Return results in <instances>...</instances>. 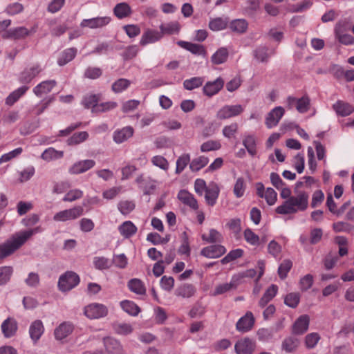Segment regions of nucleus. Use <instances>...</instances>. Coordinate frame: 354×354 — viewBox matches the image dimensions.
<instances>
[{
  "label": "nucleus",
  "instance_id": "12",
  "mask_svg": "<svg viewBox=\"0 0 354 354\" xmlns=\"http://www.w3.org/2000/svg\"><path fill=\"white\" fill-rule=\"evenodd\" d=\"M226 248L222 245H211L203 248L201 254L208 259H216L226 252Z\"/></svg>",
  "mask_w": 354,
  "mask_h": 354
},
{
  "label": "nucleus",
  "instance_id": "53",
  "mask_svg": "<svg viewBox=\"0 0 354 354\" xmlns=\"http://www.w3.org/2000/svg\"><path fill=\"white\" fill-rule=\"evenodd\" d=\"M243 254V250L242 249L238 248L235 250H231L225 257H223L221 262L222 264H227L234 260L240 258Z\"/></svg>",
  "mask_w": 354,
  "mask_h": 354
},
{
  "label": "nucleus",
  "instance_id": "23",
  "mask_svg": "<svg viewBox=\"0 0 354 354\" xmlns=\"http://www.w3.org/2000/svg\"><path fill=\"white\" fill-rule=\"evenodd\" d=\"M134 130L130 126L124 127L122 129L115 130L113 133V140L117 144H121L126 142L133 135Z\"/></svg>",
  "mask_w": 354,
  "mask_h": 354
},
{
  "label": "nucleus",
  "instance_id": "14",
  "mask_svg": "<svg viewBox=\"0 0 354 354\" xmlns=\"http://www.w3.org/2000/svg\"><path fill=\"white\" fill-rule=\"evenodd\" d=\"M35 32V30L34 28H32V30H28L26 28L23 26L17 27L8 30L2 35V37L4 39H21L28 36L31 32Z\"/></svg>",
  "mask_w": 354,
  "mask_h": 354
},
{
  "label": "nucleus",
  "instance_id": "26",
  "mask_svg": "<svg viewBox=\"0 0 354 354\" xmlns=\"http://www.w3.org/2000/svg\"><path fill=\"white\" fill-rule=\"evenodd\" d=\"M224 81L222 78L218 77L213 82H207L203 86V93L205 95L212 97L219 92L223 87Z\"/></svg>",
  "mask_w": 354,
  "mask_h": 354
},
{
  "label": "nucleus",
  "instance_id": "55",
  "mask_svg": "<svg viewBox=\"0 0 354 354\" xmlns=\"http://www.w3.org/2000/svg\"><path fill=\"white\" fill-rule=\"evenodd\" d=\"M118 104L113 101H109L106 102H102L100 104H97V106H95L93 109V113H103L114 109L117 107Z\"/></svg>",
  "mask_w": 354,
  "mask_h": 354
},
{
  "label": "nucleus",
  "instance_id": "38",
  "mask_svg": "<svg viewBox=\"0 0 354 354\" xmlns=\"http://www.w3.org/2000/svg\"><path fill=\"white\" fill-rule=\"evenodd\" d=\"M201 238L203 241L209 243H220L223 239L222 234L215 229H210L208 234H203Z\"/></svg>",
  "mask_w": 354,
  "mask_h": 354
},
{
  "label": "nucleus",
  "instance_id": "59",
  "mask_svg": "<svg viewBox=\"0 0 354 354\" xmlns=\"http://www.w3.org/2000/svg\"><path fill=\"white\" fill-rule=\"evenodd\" d=\"M118 208L121 214L127 215L134 209L135 204L133 201H122L118 203Z\"/></svg>",
  "mask_w": 354,
  "mask_h": 354
},
{
  "label": "nucleus",
  "instance_id": "3",
  "mask_svg": "<svg viewBox=\"0 0 354 354\" xmlns=\"http://www.w3.org/2000/svg\"><path fill=\"white\" fill-rule=\"evenodd\" d=\"M43 71L39 64H32L26 66L18 75L19 83L24 85L30 84Z\"/></svg>",
  "mask_w": 354,
  "mask_h": 354
},
{
  "label": "nucleus",
  "instance_id": "21",
  "mask_svg": "<svg viewBox=\"0 0 354 354\" xmlns=\"http://www.w3.org/2000/svg\"><path fill=\"white\" fill-rule=\"evenodd\" d=\"M162 37V32L154 29H147L142 34L140 44L146 46L149 44L155 43Z\"/></svg>",
  "mask_w": 354,
  "mask_h": 354
},
{
  "label": "nucleus",
  "instance_id": "56",
  "mask_svg": "<svg viewBox=\"0 0 354 354\" xmlns=\"http://www.w3.org/2000/svg\"><path fill=\"white\" fill-rule=\"evenodd\" d=\"M333 230L336 232H346L354 234V226L346 222H337L333 224Z\"/></svg>",
  "mask_w": 354,
  "mask_h": 354
},
{
  "label": "nucleus",
  "instance_id": "44",
  "mask_svg": "<svg viewBox=\"0 0 354 354\" xmlns=\"http://www.w3.org/2000/svg\"><path fill=\"white\" fill-rule=\"evenodd\" d=\"M130 84L129 80L120 78L113 83L111 88L115 93H120L127 89Z\"/></svg>",
  "mask_w": 354,
  "mask_h": 354
},
{
  "label": "nucleus",
  "instance_id": "20",
  "mask_svg": "<svg viewBox=\"0 0 354 354\" xmlns=\"http://www.w3.org/2000/svg\"><path fill=\"white\" fill-rule=\"evenodd\" d=\"M45 330L43 322L39 319L33 321L29 327V335L33 343H37Z\"/></svg>",
  "mask_w": 354,
  "mask_h": 354
},
{
  "label": "nucleus",
  "instance_id": "9",
  "mask_svg": "<svg viewBox=\"0 0 354 354\" xmlns=\"http://www.w3.org/2000/svg\"><path fill=\"white\" fill-rule=\"evenodd\" d=\"M111 21L109 16L96 17L91 19H84L80 23L82 28H88L90 29L102 28L107 26Z\"/></svg>",
  "mask_w": 354,
  "mask_h": 354
},
{
  "label": "nucleus",
  "instance_id": "62",
  "mask_svg": "<svg viewBox=\"0 0 354 354\" xmlns=\"http://www.w3.org/2000/svg\"><path fill=\"white\" fill-rule=\"evenodd\" d=\"M268 251L275 259H280L281 247L277 241L272 240L268 243Z\"/></svg>",
  "mask_w": 354,
  "mask_h": 354
},
{
  "label": "nucleus",
  "instance_id": "6",
  "mask_svg": "<svg viewBox=\"0 0 354 354\" xmlns=\"http://www.w3.org/2000/svg\"><path fill=\"white\" fill-rule=\"evenodd\" d=\"M84 313L90 319H100L107 315L108 308L102 304L92 303L84 307Z\"/></svg>",
  "mask_w": 354,
  "mask_h": 354
},
{
  "label": "nucleus",
  "instance_id": "7",
  "mask_svg": "<svg viewBox=\"0 0 354 354\" xmlns=\"http://www.w3.org/2000/svg\"><path fill=\"white\" fill-rule=\"evenodd\" d=\"M80 282L79 276L73 272H66L62 275L58 281V286L60 290L65 292L75 288Z\"/></svg>",
  "mask_w": 354,
  "mask_h": 354
},
{
  "label": "nucleus",
  "instance_id": "63",
  "mask_svg": "<svg viewBox=\"0 0 354 354\" xmlns=\"http://www.w3.org/2000/svg\"><path fill=\"white\" fill-rule=\"evenodd\" d=\"M300 299L299 293L291 292L288 294L284 299V303L289 307L295 308L297 306Z\"/></svg>",
  "mask_w": 354,
  "mask_h": 354
},
{
  "label": "nucleus",
  "instance_id": "13",
  "mask_svg": "<svg viewBox=\"0 0 354 354\" xmlns=\"http://www.w3.org/2000/svg\"><path fill=\"white\" fill-rule=\"evenodd\" d=\"M239 277L233 276L230 282L217 285L212 292V295L217 296L235 290L239 284Z\"/></svg>",
  "mask_w": 354,
  "mask_h": 354
},
{
  "label": "nucleus",
  "instance_id": "29",
  "mask_svg": "<svg viewBox=\"0 0 354 354\" xmlns=\"http://www.w3.org/2000/svg\"><path fill=\"white\" fill-rule=\"evenodd\" d=\"M106 351L111 354H122V346L115 339L108 337L104 339Z\"/></svg>",
  "mask_w": 354,
  "mask_h": 354
},
{
  "label": "nucleus",
  "instance_id": "17",
  "mask_svg": "<svg viewBox=\"0 0 354 354\" xmlns=\"http://www.w3.org/2000/svg\"><path fill=\"white\" fill-rule=\"evenodd\" d=\"M95 165L93 160L87 159L80 160L74 163L68 169L71 174H80L92 169Z\"/></svg>",
  "mask_w": 354,
  "mask_h": 354
},
{
  "label": "nucleus",
  "instance_id": "31",
  "mask_svg": "<svg viewBox=\"0 0 354 354\" xmlns=\"http://www.w3.org/2000/svg\"><path fill=\"white\" fill-rule=\"evenodd\" d=\"M77 50L75 48H69L64 50L59 55L57 59L59 66H64L72 61L76 56Z\"/></svg>",
  "mask_w": 354,
  "mask_h": 354
},
{
  "label": "nucleus",
  "instance_id": "16",
  "mask_svg": "<svg viewBox=\"0 0 354 354\" xmlns=\"http://www.w3.org/2000/svg\"><path fill=\"white\" fill-rule=\"evenodd\" d=\"M178 199L192 210H198V204L194 196L185 189L180 190L177 195Z\"/></svg>",
  "mask_w": 354,
  "mask_h": 354
},
{
  "label": "nucleus",
  "instance_id": "8",
  "mask_svg": "<svg viewBox=\"0 0 354 354\" xmlns=\"http://www.w3.org/2000/svg\"><path fill=\"white\" fill-rule=\"evenodd\" d=\"M243 111L244 107L241 104L225 105L217 111L216 118L219 120H226L239 115Z\"/></svg>",
  "mask_w": 354,
  "mask_h": 354
},
{
  "label": "nucleus",
  "instance_id": "64",
  "mask_svg": "<svg viewBox=\"0 0 354 354\" xmlns=\"http://www.w3.org/2000/svg\"><path fill=\"white\" fill-rule=\"evenodd\" d=\"M244 239L250 245H257L259 243V237L250 228L244 231Z\"/></svg>",
  "mask_w": 354,
  "mask_h": 354
},
{
  "label": "nucleus",
  "instance_id": "57",
  "mask_svg": "<svg viewBox=\"0 0 354 354\" xmlns=\"http://www.w3.org/2000/svg\"><path fill=\"white\" fill-rule=\"evenodd\" d=\"M178 44L183 48L190 51L194 54H200L203 51V47L201 45L192 44L187 41H179Z\"/></svg>",
  "mask_w": 354,
  "mask_h": 354
},
{
  "label": "nucleus",
  "instance_id": "34",
  "mask_svg": "<svg viewBox=\"0 0 354 354\" xmlns=\"http://www.w3.org/2000/svg\"><path fill=\"white\" fill-rule=\"evenodd\" d=\"M64 156L62 151H57L53 147H49L44 151L41 155V158L46 162L58 160Z\"/></svg>",
  "mask_w": 354,
  "mask_h": 354
},
{
  "label": "nucleus",
  "instance_id": "61",
  "mask_svg": "<svg viewBox=\"0 0 354 354\" xmlns=\"http://www.w3.org/2000/svg\"><path fill=\"white\" fill-rule=\"evenodd\" d=\"M12 271L10 266L0 268V286L6 284L10 280Z\"/></svg>",
  "mask_w": 354,
  "mask_h": 354
},
{
  "label": "nucleus",
  "instance_id": "2",
  "mask_svg": "<svg viewBox=\"0 0 354 354\" xmlns=\"http://www.w3.org/2000/svg\"><path fill=\"white\" fill-rule=\"evenodd\" d=\"M309 195L304 191H295V194L279 205L275 211L279 214H291L305 211L308 207Z\"/></svg>",
  "mask_w": 354,
  "mask_h": 354
},
{
  "label": "nucleus",
  "instance_id": "58",
  "mask_svg": "<svg viewBox=\"0 0 354 354\" xmlns=\"http://www.w3.org/2000/svg\"><path fill=\"white\" fill-rule=\"evenodd\" d=\"M221 147V144L217 140H208L201 145L202 152H208L211 151L218 150Z\"/></svg>",
  "mask_w": 354,
  "mask_h": 354
},
{
  "label": "nucleus",
  "instance_id": "35",
  "mask_svg": "<svg viewBox=\"0 0 354 354\" xmlns=\"http://www.w3.org/2000/svg\"><path fill=\"white\" fill-rule=\"evenodd\" d=\"M300 344V341L295 337H288L282 342V349L287 353H292L297 350Z\"/></svg>",
  "mask_w": 354,
  "mask_h": 354
},
{
  "label": "nucleus",
  "instance_id": "30",
  "mask_svg": "<svg viewBox=\"0 0 354 354\" xmlns=\"http://www.w3.org/2000/svg\"><path fill=\"white\" fill-rule=\"evenodd\" d=\"M118 230L122 236L129 238L136 233L138 229L131 221H127L118 227Z\"/></svg>",
  "mask_w": 354,
  "mask_h": 354
},
{
  "label": "nucleus",
  "instance_id": "39",
  "mask_svg": "<svg viewBox=\"0 0 354 354\" xmlns=\"http://www.w3.org/2000/svg\"><path fill=\"white\" fill-rule=\"evenodd\" d=\"M228 50L225 47L218 48L212 56L211 60L214 64L224 63L228 57Z\"/></svg>",
  "mask_w": 354,
  "mask_h": 354
},
{
  "label": "nucleus",
  "instance_id": "36",
  "mask_svg": "<svg viewBox=\"0 0 354 354\" xmlns=\"http://www.w3.org/2000/svg\"><path fill=\"white\" fill-rule=\"evenodd\" d=\"M196 292L195 287L189 283H185L179 286L175 292L176 296L182 297L183 298H189Z\"/></svg>",
  "mask_w": 354,
  "mask_h": 354
},
{
  "label": "nucleus",
  "instance_id": "48",
  "mask_svg": "<svg viewBox=\"0 0 354 354\" xmlns=\"http://www.w3.org/2000/svg\"><path fill=\"white\" fill-rule=\"evenodd\" d=\"M227 25V19L221 17H217L212 19L209 23V28L213 31H219L224 30Z\"/></svg>",
  "mask_w": 354,
  "mask_h": 354
},
{
  "label": "nucleus",
  "instance_id": "33",
  "mask_svg": "<svg viewBox=\"0 0 354 354\" xmlns=\"http://www.w3.org/2000/svg\"><path fill=\"white\" fill-rule=\"evenodd\" d=\"M274 53L266 46L257 47L253 53L255 59L260 62H267L269 57Z\"/></svg>",
  "mask_w": 354,
  "mask_h": 354
},
{
  "label": "nucleus",
  "instance_id": "10",
  "mask_svg": "<svg viewBox=\"0 0 354 354\" xmlns=\"http://www.w3.org/2000/svg\"><path fill=\"white\" fill-rule=\"evenodd\" d=\"M57 81L55 80H46L37 84L33 88L32 93L37 97H42L50 93L57 86Z\"/></svg>",
  "mask_w": 354,
  "mask_h": 354
},
{
  "label": "nucleus",
  "instance_id": "46",
  "mask_svg": "<svg viewBox=\"0 0 354 354\" xmlns=\"http://www.w3.org/2000/svg\"><path fill=\"white\" fill-rule=\"evenodd\" d=\"M248 26V24L246 20L243 19H234L231 21L230 27L232 30L239 33L244 32Z\"/></svg>",
  "mask_w": 354,
  "mask_h": 354
},
{
  "label": "nucleus",
  "instance_id": "15",
  "mask_svg": "<svg viewBox=\"0 0 354 354\" xmlns=\"http://www.w3.org/2000/svg\"><path fill=\"white\" fill-rule=\"evenodd\" d=\"M254 317L253 316V314L248 311L245 313V315L241 317L236 324V328L238 331L241 333H245L252 329L254 324Z\"/></svg>",
  "mask_w": 354,
  "mask_h": 354
},
{
  "label": "nucleus",
  "instance_id": "40",
  "mask_svg": "<svg viewBox=\"0 0 354 354\" xmlns=\"http://www.w3.org/2000/svg\"><path fill=\"white\" fill-rule=\"evenodd\" d=\"M120 306L124 311L132 316L138 315L140 311V308L132 301H122Z\"/></svg>",
  "mask_w": 354,
  "mask_h": 354
},
{
  "label": "nucleus",
  "instance_id": "49",
  "mask_svg": "<svg viewBox=\"0 0 354 354\" xmlns=\"http://www.w3.org/2000/svg\"><path fill=\"white\" fill-rule=\"evenodd\" d=\"M99 100V95H88L83 98L82 104L85 108L91 109L93 113L94 107L97 106Z\"/></svg>",
  "mask_w": 354,
  "mask_h": 354
},
{
  "label": "nucleus",
  "instance_id": "11",
  "mask_svg": "<svg viewBox=\"0 0 354 354\" xmlns=\"http://www.w3.org/2000/svg\"><path fill=\"white\" fill-rule=\"evenodd\" d=\"M285 110L281 106H277L272 109L266 118V125L268 129H272L276 127L283 115H284Z\"/></svg>",
  "mask_w": 354,
  "mask_h": 354
},
{
  "label": "nucleus",
  "instance_id": "37",
  "mask_svg": "<svg viewBox=\"0 0 354 354\" xmlns=\"http://www.w3.org/2000/svg\"><path fill=\"white\" fill-rule=\"evenodd\" d=\"M278 290V287L276 285H271L265 292L263 297L259 302L261 307H264L270 301H271L276 295Z\"/></svg>",
  "mask_w": 354,
  "mask_h": 354
},
{
  "label": "nucleus",
  "instance_id": "27",
  "mask_svg": "<svg viewBox=\"0 0 354 354\" xmlns=\"http://www.w3.org/2000/svg\"><path fill=\"white\" fill-rule=\"evenodd\" d=\"M30 87L27 85H23L11 92L5 100V103L8 106H12L21 97H23L29 90Z\"/></svg>",
  "mask_w": 354,
  "mask_h": 354
},
{
  "label": "nucleus",
  "instance_id": "47",
  "mask_svg": "<svg viewBox=\"0 0 354 354\" xmlns=\"http://www.w3.org/2000/svg\"><path fill=\"white\" fill-rule=\"evenodd\" d=\"M243 145L250 155L254 156L256 154V140L254 136H245L243 140Z\"/></svg>",
  "mask_w": 354,
  "mask_h": 354
},
{
  "label": "nucleus",
  "instance_id": "28",
  "mask_svg": "<svg viewBox=\"0 0 354 354\" xmlns=\"http://www.w3.org/2000/svg\"><path fill=\"white\" fill-rule=\"evenodd\" d=\"M310 319L306 315L300 316L292 326V333L302 335L307 331L309 326Z\"/></svg>",
  "mask_w": 354,
  "mask_h": 354
},
{
  "label": "nucleus",
  "instance_id": "51",
  "mask_svg": "<svg viewBox=\"0 0 354 354\" xmlns=\"http://www.w3.org/2000/svg\"><path fill=\"white\" fill-rule=\"evenodd\" d=\"M190 162V156L188 153L181 155L176 160V174H180Z\"/></svg>",
  "mask_w": 354,
  "mask_h": 354
},
{
  "label": "nucleus",
  "instance_id": "50",
  "mask_svg": "<svg viewBox=\"0 0 354 354\" xmlns=\"http://www.w3.org/2000/svg\"><path fill=\"white\" fill-rule=\"evenodd\" d=\"M88 137V133L86 131H80L74 133L71 137L67 140L68 145H78L85 141Z\"/></svg>",
  "mask_w": 354,
  "mask_h": 354
},
{
  "label": "nucleus",
  "instance_id": "24",
  "mask_svg": "<svg viewBox=\"0 0 354 354\" xmlns=\"http://www.w3.org/2000/svg\"><path fill=\"white\" fill-rule=\"evenodd\" d=\"M74 329L73 324L70 322L61 323L54 330L55 338L62 340L72 333Z\"/></svg>",
  "mask_w": 354,
  "mask_h": 354
},
{
  "label": "nucleus",
  "instance_id": "4",
  "mask_svg": "<svg viewBox=\"0 0 354 354\" xmlns=\"http://www.w3.org/2000/svg\"><path fill=\"white\" fill-rule=\"evenodd\" d=\"M82 207L75 206L74 207L57 212L53 216V221L55 222L65 223L79 218L82 215Z\"/></svg>",
  "mask_w": 354,
  "mask_h": 354
},
{
  "label": "nucleus",
  "instance_id": "43",
  "mask_svg": "<svg viewBox=\"0 0 354 354\" xmlns=\"http://www.w3.org/2000/svg\"><path fill=\"white\" fill-rule=\"evenodd\" d=\"M131 8L127 3H120L114 8V13L119 19L124 18L131 14Z\"/></svg>",
  "mask_w": 354,
  "mask_h": 354
},
{
  "label": "nucleus",
  "instance_id": "32",
  "mask_svg": "<svg viewBox=\"0 0 354 354\" xmlns=\"http://www.w3.org/2000/svg\"><path fill=\"white\" fill-rule=\"evenodd\" d=\"M129 289L133 293L144 295L146 293V288L143 282L137 278L131 279L127 283Z\"/></svg>",
  "mask_w": 354,
  "mask_h": 354
},
{
  "label": "nucleus",
  "instance_id": "25",
  "mask_svg": "<svg viewBox=\"0 0 354 354\" xmlns=\"http://www.w3.org/2000/svg\"><path fill=\"white\" fill-rule=\"evenodd\" d=\"M333 109L335 111L337 115L341 117L350 115L354 112V106L342 100H337L335 104H333Z\"/></svg>",
  "mask_w": 354,
  "mask_h": 354
},
{
  "label": "nucleus",
  "instance_id": "41",
  "mask_svg": "<svg viewBox=\"0 0 354 354\" xmlns=\"http://www.w3.org/2000/svg\"><path fill=\"white\" fill-rule=\"evenodd\" d=\"M209 162V159L205 156H201L196 158H194L190 164L189 168L192 171H198L204 167H205Z\"/></svg>",
  "mask_w": 354,
  "mask_h": 354
},
{
  "label": "nucleus",
  "instance_id": "18",
  "mask_svg": "<svg viewBox=\"0 0 354 354\" xmlns=\"http://www.w3.org/2000/svg\"><path fill=\"white\" fill-rule=\"evenodd\" d=\"M254 346V342L251 339L245 337L235 344L234 349L236 354H252Z\"/></svg>",
  "mask_w": 354,
  "mask_h": 354
},
{
  "label": "nucleus",
  "instance_id": "22",
  "mask_svg": "<svg viewBox=\"0 0 354 354\" xmlns=\"http://www.w3.org/2000/svg\"><path fill=\"white\" fill-rule=\"evenodd\" d=\"M1 329L5 337H12L17 331V322L14 318L8 317L2 322Z\"/></svg>",
  "mask_w": 354,
  "mask_h": 354
},
{
  "label": "nucleus",
  "instance_id": "5",
  "mask_svg": "<svg viewBox=\"0 0 354 354\" xmlns=\"http://www.w3.org/2000/svg\"><path fill=\"white\" fill-rule=\"evenodd\" d=\"M349 27L344 21L339 22L335 26L334 32L335 38L343 45L354 44V37L347 33Z\"/></svg>",
  "mask_w": 354,
  "mask_h": 354
},
{
  "label": "nucleus",
  "instance_id": "42",
  "mask_svg": "<svg viewBox=\"0 0 354 354\" xmlns=\"http://www.w3.org/2000/svg\"><path fill=\"white\" fill-rule=\"evenodd\" d=\"M180 25L177 21H171L167 24H162L160 26V32L171 35L178 33L180 30Z\"/></svg>",
  "mask_w": 354,
  "mask_h": 354
},
{
  "label": "nucleus",
  "instance_id": "45",
  "mask_svg": "<svg viewBox=\"0 0 354 354\" xmlns=\"http://www.w3.org/2000/svg\"><path fill=\"white\" fill-rule=\"evenodd\" d=\"M204 82V78L202 77H194L185 80L183 82V86L185 89L191 91L200 87Z\"/></svg>",
  "mask_w": 354,
  "mask_h": 354
},
{
  "label": "nucleus",
  "instance_id": "60",
  "mask_svg": "<svg viewBox=\"0 0 354 354\" xmlns=\"http://www.w3.org/2000/svg\"><path fill=\"white\" fill-rule=\"evenodd\" d=\"M83 196V192L79 189H71L63 198V201L73 202Z\"/></svg>",
  "mask_w": 354,
  "mask_h": 354
},
{
  "label": "nucleus",
  "instance_id": "52",
  "mask_svg": "<svg viewBox=\"0 0 354 354\" xmlns=\"http://www.w3.org/2000/svg\"><path fill=\"white\" fill-rule=\"evenodd\" d=\"M245 183L242 177L238 178L234 184L233 192L236 198L242 197L245 191Z\"/></svg>",
  "mask_w": 354,
  "mask_h": 354
},
{
  "label": "nucleus",
  "instance_id": "1",
  "mask_svg": "<svg viewBox=\"0 0 354 354\" xmlns=\"http://www.w3.org/2000/svg\"><path fill=\"white\" fill-rule=\"evenodd\" d=\"M41 232V228L37 227L33 229L21 230L12 234L5 243L0 244V259L11 255L20 248L32 235Z\"/></svg>",
  "mask_w": 354,
  "mask_h": 354
},
{
  "label": "nucleus",
  "instance_id": "54",
  "mask_svg": "<svg viewBox=\"0 0 354 354\" xmlns=\"http://www.w3.org/2000/svg\"><path fill=\"white\" fill-rule=\"evenodd\" d=\"M93 265L97 270L109 269L111 266V262L109 259L104 257H95L93 258Z\"/></svg>",
  "mask_w": 354,
  "mask_h": 354
},
{
  "label": "nucleus",
  "instance_id": "19",
  "mask_svg": "<svg viewBox=\"0 0 354 354\" xmlns=\"http://www.w3.org/2000/svg\"><path fill=\"white\" fill-rule=\"evenodd\" d=\"M220 193L218 185L212 182L210 183L205 191V199L207 204L209 206H214L217 201Z\"/></svg>",
  "mask_w": 354,
  "mask_h": 354
}]
</instances>
